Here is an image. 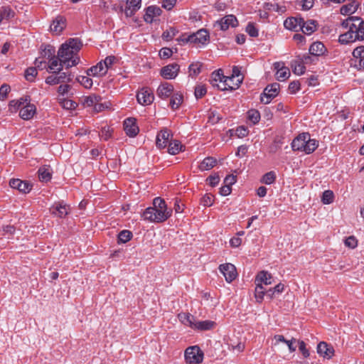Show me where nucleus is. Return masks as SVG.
Masks as SVG:
<instances>
[{
	"label": "nucleus",
	"mask_w": 364,
	"mask_h": 364,
	"mask_svg": "<svg viewBox=\"0 0 364 364\" xmlns=\"http://www.w3.org/2000/svg\"><path fill=\"white\" fill-rule=\"evenodd\" d=\"M68 207L66 205H62L58 203L53 205L50 208V211L52 214L59 218H64L68 213Z\"/></svg>",
	"instance_id": "nucleus-31"
},
{
	"label": "nucleus",
	"mask_w": 364,
	"mask_h": 364,
	"mask_svg": "<svg viewBox=\"0 0 364 364\" xmlns=\"http://www.w3.org/2000/svg\"><path fill=\"white\" fill-rule=\"evenodd\" d=\"M38 74L37 69L35 67L28 68L25 71V78L29 82H33Z\"/></svg>",
	"instance_id": "nucleus-52"
},
{
	"label": "nucleus",
	"mask_w": 364,
	"mask_h": 364,
	"mask_svg": "<svg viewBox=\"0 0 364 364\" xmlns=\"http://www.w3.org/2000/svg\"><path fill=\"white\" fill-rule=\"evenodd\" d=\"M133 237L131 231L127 230H122L118 234V243H126L129 241Z\"/></svg>",
	"instance_id": "nucleus-43"
},
{
	"label": "nucleus",
	"mask_w": 364,
	"mask_h": 364,
	"mask_svg": "<svg viewBox=\"0 0 364 364\" xmlns=\"http://www.w3.org/2000/svg\"><path fill=\"white\" fill-rule=\"evenodd\" d=\"M87 75H104L107 73V70L104 67L102 62L98 63L96 65L91 67L86 70Z\"/></svg>",
	"instance_id": "nucleus-30"
},
{
	"label": "nucleus",
	"mask_w": 364,
	"mask_h": 364,
	"mask_svg": "<svg viewBox=\"0 0 364 364\" xmlns=\"http://www.w3.org/2000/svg\"><path fill=\"white\" fill-rule=\"evenodd\" d=\"M301 23H303V18L296 16L287 18L284 22V26L288 30L299 31Z\"/></svg>",
	"instance_id": "nucleus-19"
},
{
	"label": "nucleus",
	"mask_w": 364,
	"mask_h": 364,
	"mask_svg": "<svg viewBox=\"0 0 364 364\" xmlns=\"http://www.w3.org/2000/svg\"><path fill=\"white\" fill-rule=\"evenodd\" d=\"M9 186L14 189H17L22 193H29L32 189V185L31 183L26 181H21L18 178L11 179L9 181Z\"/></svg>",
	"instance_id": "nucleus-11"
},
{
	"label": "nucleus",
	"mask_w": 364,
	"mask_h": 364,
	"mask_svg": "<svg viewBox=\"0 0 364 364\" xmlns=\"http://www.w3.org/2000/svg\"><path fill=\"white\" fill-rule=\"evenodd\" d=\"M178 318L183 324L193 328L195 323V317L188 313H181L178 314Z\"/></svg>",
	"instance_id": "nucleus-39"
},
{
	"label": "nucleus",
	"mask_w": 364,
	"mask_h": 364,
	"mask_svg": "<svg viewBox=\"0 0 364 364\" xmlns=\"http://www.w3.org/2000/svg\"><path fill=\"white\" fill-rule=\"evenodd\" d=\"M185 359L190 364L200 363L203 359V352L198 346H190L185 351Z\"/></svg>",
	"instance_id": "nucleus-6"
},
{
	"label": "nucleus",
	"mask_w": 364,
	"mask_h": 364,
	"mask_svg": "<svg viewBox=\"0 0 364 364\" xmlns=\"http://www.w3.org/2000/svg\"><path fill=\"white\" fill-rule=\"evenodd\" d=\"M173 54V51L169 48H163L159 51V56L161 58L166 59L170 58Z\"/></svg>",
	"instance_id": "nucleus-63"
},
{
	"label": "nucleus",
	"mask_w": 364,
	"mask_h": 364,
	"mask_svg": "<svg viewBox=\"0 0 364 364\" xmlns=\"http://www.w3.org/2000/svg\"><path fill=\"white\" fill-rule=\"evenodd\" d=\"M326 48L323 43L316 41L313 43L309 49V54L315 56H321L326 52Z\"/></svg>",
	"instance_id": "nucleus-27"
},
{
	"label": "nucleus",
	"mask_w": 364,
	"mask_h": 364,
	"mask_svg": "<svg viewBox=\"0 0 364 364\" xmlns=\"http://www.w3.org/2000/svg\"><path fill=\"white\" fill-rule=\"evenodd\" d=\"M55 48L50 45H46L44 49L42 50L41 55L43 58L48 60L55 57Z\"/></svg>",
	"instance_id": "nucleus-46"
},
{
	"label": "nucleus",
	"mask_w": 364,
	"mask_h": 364,
	"mask_svg": "<svg viewBox=\"0 0 364 364\" xmlns=\"http://www.w3.org/2000/svg\"><path fill=\"white\" fill-rule=\"evenodd\" d=\"M272 277L271 274H269L267 271H261L259 272L255 278V283H260L261 285L262 284L265 285L271 284H272Z\"/></svg>",
	"instance_id": "nucleus-33"
},
{
	"label": "nucleus",
	"mask_w": 364,
	"mask_h": 364,
	"mask_svg": "<svg viewBox=\"0 0 364 364\" xmlns=\"http://www.w3.org/2000/svg\"><path fill=\"white\" fill-rule=\"evenodd\" d=\"M38 178L41 182H48L52 178V170L50 166H43L38 171Z\"/></svg>",
	"instance_id": "nucleus-28"
},
{
	"label": "nucleus",
	"mask_w": 364,
	"mask_h": 364,
	"mask_svg": "<svg viewBox=\"0 0 364 364\" xmlns=\"http://www.w3.org/2000/svg\"><path fill=\"white\" fill-rule=\"evenodd\" d=\"M301 60H302V63L306 65L316 64L318 61V56L311 55V54H305L301 57Z\"/></svg>",
	"instance_id": "nucleus-55"
},
{
	"label": "nucleus",
	"mask_w": 364,
	"mask_h": 364,
	"mask_svg": "<svg viewBox=\"0 0 364 364\" xmlns=\"http://www.w3.org/2000/svg\"><path fill=\"white\" fill-rule=\"evenodd\" d=\"M207 92L206 87L204 85H198L195 88V97L197 99L202 98Z\"/></svg>",
	"instance_id": "nucleus-57"
},
{
	"label": "nucleus",
	"mask_w": 364,
	"mask_h": 364,
	"mask_svg": "<svg viewBox=\"0 0 364 364\" xmlns=\"http://www.w3.org/2000/svg\"><path fill=\"white\" fill-rule=\"evenodd\" d=\"M334 193L331 190L325 191L321 197V202L325 205L331 204L333 202Z\"/></svg>",
	"instance_id": "nucleus-45"
},
{
	"label": "nucleus",
	"mask_w": 364,
	"mask_h": 364,
	"mask_svg": "<svg viewBox=\"0 0 364 364\" xmlns=\"http://www.w3.org/2000/svg\"><path fill=\"white\" fill-rule=\"evenodd\" d=\"M357 245H358V241L354 236H350V237H347L345 240V245L350 248L353 249L355 247H357Z\"/></svg>",
	"instance_id": "nucleus-62"
},
{
	"label": "nucleus",
	"mask_w": 364,
	"mask_h": 364,
	"mask_svg": "<svg viewBox=\"0 0 364 364\" xmlns=\"http://www.w3.org/2000/svg\"><path fill=\"white\" fill-rule=\"evenodd\" d=\"M50 64L48 66V68L50 70H53L52 73L53 74H56L61 71L65 66L62 61H60L58 55L51 59L49 60Z\"/></svg>",
	"instance_id": "nucleus-29"
},
{
	"label": "nucleus",
	"mask_w": 364,
	"mask_h": 364,
	"mask_svg": "<svg viewBox=\"0 0 364 364\" xmlns=\"http://www.w3.org/2000/svg\"><path fill=\"white\" fill-rule=\"evenodd\" d=\"M171 209L167 208L165 200L159 197L154 199L153 206L145 209L143 213L144 220L154 223H162L171 217Z\"/></svg>",
	"instance_id": "nucleus-2"
},
{
	"label": "nucleus",
	"mask_w": 364,
	"mask_h": 364,
	"mask_svg": "<svg viewBox=\"0 0 364 364\" xmlns=\"http://www.w3.org/2000/svg\"><path fill=\"white\" fill-rule=\"evenodd\" d=\"M202 65L200 63H191L189 67L190 75H197L200 73Z\"/></svg>",
	"instance_id": "nucleus-59"
},
{
	"label": "nucleus",
	"mask_w": 364,
	"mask_h": 364,
	"mask_svg": "<svg viewBox=\"0 0 364 364\" xmlns=\"http://www.w3.org/2000/svg\"><path fill=\"white\" fill-rule=\"evenodd\" d=\"M141 0H127L124 9L121 7V11H124L127 17H132L141 8Z\"/></svg>",
	"instance_id": "nucleus-15"
},
{
	"label": "nucleus",
	"mask_w": 364,
	"mask_h": 364,
	"mask_svg": "<svg viewBox=\"0 0 364 364\" xmlns=\"http://www.w3.org/2000/svg\"><path fill=\"white\" fill-rule=\"evenodd\" d=\"M209 39V33L205 29H200L196 33L188 36L190 43L205 44Z\"/></svg>",
	"instance_id": "nucleus-17"
},
{
	"label": "nucleus",
	"mask_w": 364,
	"mask_h": 364,
	"mask_svg": "<svg viewBox=\"0 0 364 364\" xmlns=\"http://www.w3.org/2000/svg\"><path fill=\"white\" fill-rule=\"evenodd\" d=\"M76 80L87 89H90L92 86V80L87 76L80 75L77 77Z\"/></svg>",
	"instance_id": "nucleus-51"
},
{
	"label": "nucleus",
	"mask_w": 364,
	"mask_h": 364,
	"mask_svg": "<svg viewBox=\"0 0 364 364\" xmlns=\"http://www.w3.org/2000/svg\"><path fill=\"white\" fill-rule=\"evenodd\" d=\"M222 119L221 116L216 111H210L208 115V122L215 124Z\"/></svg>",
	"instance_id": "nucleus-56"
},
{
	"label": "nucleus",
	"mask_w": 364,
	"mask_h": 364,
	"mask_svg": "<svg viewBox=\"0 0 364 364\" xmlns=\"http://www.w3.org/2000/svg\"><path fill=\"white\" fill-rule=\"evenodd\" d=\"M215 325V323L212 321L205 320L200 321H196L193 328L198 329L200 331H208L212 329Z\"/></svg>",
	"instance_id": "nucleus-34"
},
{
	"label": "nucleus",
	"mask_w": 364,
	"mask_h": 364,
	"mask_svg": "<svg viewBox=\"0 0 364 364\" xmlns=\"http://www.w3.org/2000/svg\"><path fill=\"white\" fill-rule=\"evenodd\" d=\"M358 19L359 21H355V19H353L354 21H351L350 24L349 29L344 33H342L339 36L338 42L341 44L347 45L350 43L355 42V40L353 38H355V35L357 34V30H358L359 25L363 23V18L358 16Z\"/></svg>",
	"instance_id": "nucleus-4"
},
{
	"label": "nucleus",
	"mask_w": 364,
	"mask_h": 364,
	"mask_svg": "<svg viewBox=\"0 0 364 364\" xmlns=\"http://www.w3.org/2000/svg\"><path fill=\"white\" fill-rule=\"evenodd\" d=\"M171 134L169 133L168 129L164 128L161 129L157 134L156 139V146L157 148L161 149L166 147L167 144H169V136Z\"/></svg>",
	"instance_id": "nucleus-20"
},
{
	"label": "nucleus",
	"mask_w": 364,
	"mask_h": 364,
	"mask_svg": "<svg viewBox=\"0 0 364 364\" xmlns=\"http://www.w3.org/2000/svg\"><path fill=\"white\" fill-rule=\"evenodd\" d=\"M358 5L354 3H349L341 7L340 12L342 15L352 14L357 10Z\"/></svg>",
	"instance_id": "nucleus-41"
},
{
	"label": "nucleus",
	"mask_w": 364,
	"mask_h": 364,
	"mask_svg": "<svg viewBox=\"0 0 364 364\" xmlns=\"http://www.w3.org/2000/svg\"><path fill=\"white\" fill-rule=\"evenodd\" d=\"M183 146L178 140H173L169 142L168 152L171 155H176L182 150Z\"/></svg>",
	"instance_id": "nucleus-40"
},
{
	"label": "nucleus",
	"mask_w": 364,
	"mask_h": 364,
	"mask_svg": "<svg viewBox=\"0 0 364 364\" xmlns=\"http://www.w3.org/2000/svg\"><path fill=\"white\" fill-rule=\"evenodd\" d=\"M242 80L243 77L242 76L240 68L237 66H234L232 75L225 78L223 86L220 87L221 90H235L239 87Z\"/></svg>",
	"instance_id": "nucleus-3"
},
{
	"label": "nucleus",
	"mask_w": 364,
	"mask_h": 364,
	"mask_svg": "<svg viewBox=\"0 0 364 364\" xmlns=\"http://www.w3.org/2000/svg\"><path fill=\"white\" fill-rule=\"evenodd\" d=\"M318 23L315 20H309L305 21L303 18V23L301 24L299 29L306 35H311L317 28Z\"/></svg>",
	"instance_id": "nucleus-25"
},
{
	"label": "nucleus",
	"mask_w": 364,
	"mask_h": 364,
	"mask_svg": "<svg viewBox=\"0 0 364 364\" xmlns=\"http://www.w3.org/2000/svg\"><path fill=\"white\" fill-rule=\"evenodd\" d=\"M245 31L251 37H257L259 35L258 29L256 28L255 24L252 22L247 23Z\"/></svg>",
	"instance_id": "nucleus-54"
},
{
	"label": "nucleus",
	"mask_w": 364,
	"mask_h": 364,
	"mask_svg": "<svg viewBox=\"0 0 364 364\" xmlns=\"http://www.w3.org/2000/svg\"><path fill=\"white\" fill-rule=\"evenodd\" d=\"M201 204L206 207H210L213 205V196L210 194H205L202 198L200 201Z\"/></svg>",
	"instance_id": "nucleus-61"
},
{
	"label": "nucleus",
	"mask_w": 364,
	"mask_h": 364,
	"mask_svg": "<svg viewBox=\"0 0 364 364\" xmlns=\"http://www.w3.org/2000/svg\"><path fill=\"white\" fill-rule=\"evenodd\" d=\"M308 132L299 134L291 142L293 151H303L305 150L306 141H308Z\"/></svg>",
	"instance_id": "nucleus-14"
},
{
	"label": "nucleus",
	"mask_w": 364,
	"mask_h": 364,
	"mask_svg": "<svg viewBox=\"0 0 364 364\" xmlns=\"http://www.w3.org/2000/svg\"><path fill=\"white\" fill-rule=\"evenodd\" d=\"M65 23L66 20L63 16H57L50 26L51 31L55 34L60 33L65 27Z\"/></svg>",
	"instance_id": "nucleus-26"
},
{
	"label": "nucleus",
	"mask_w": 364,
	"mask_h": 364,
	"mask_svg": "<svg viewBox=\"0 0 364 364\" xmlns=\"http://www.w3.org/2000/svg\"><path fill=\"white\" fill-rule=\"evenodd\" d=\"M277 79L279 81H283L288 79L290 76L289 69L287 67L280 69L279 72H277Z\"/></svg>",
	"instance_id": "nucleus-53"
},
{
	"label": "nucleus",
	"mask_w": 364,
	"mask_h": 364,
	"mask_svg": "<svg viewBox=\"0 0 364 364\" xmlns=\"http://www.w3.org/2000/svg\"><path fill=\"white\" fill-rule=\"evenodd\" d=\"M82 46V43L77 38H70L60 46L58 52V57L66 68L79 63L80 58L77 56V53Z\"/></svg>",
	"instance_id": "nucleus-1"
},
{
	"label": "nucleus",
	"mask_w": 364,
	"mask_h": 364,
	"mask_svg": "<svg viewBox=\"0 0 364 364\" xmlns=\"http://www.w3.org/2000/svg\"><path fill=\"white\" fill-rule=\"evenodd\" d=\"M237 25L238 21L234 15H227L215 23V26H218L222 31H226L230 28V26L234 28L237 26Z\"/></svg>",
	"instance_id": "nucleus-8"
},
{
	"label": "nucleus",
	"mask_w": 364,
	"mask_h": 364,
	"mask_svg": "<svg viewBox=\"0 0 364 364\" xmlns=\"http://www.w3.org/2000/svg\"><path fill=\"white\" fill-rule=\"evenodd\" d=\"M219 269L228 283L232 282L237 277L236 268L230 263L220 264Z\"/></svg>",
	"instance_id": "nucleus-9"
},
{
	"label": "nucleus",
	"mask_w": 364,
	"mask_h": 364,
	"mask_svg": "<svg viewBox=\"0 0 364 364\" xmlns=\"http://www.w3.org/2000/svg\"><path fill=\"white\" fill-rule=\"evenodd\" d=\"M255 297L257 302L261 303L265 295V289L260 283H255Z\"/></svg>",
	"instance_id": "nucleus-42"
},
{
	"label": "nucleus",
	"mask_w": 364,
	"mask_h": 364,
	"mask_svg": "<svg viewBox=\"0 0 364 364\" xmlns=\"http://www.w3.org/2000/svg\"><path fill=\"white\" fill-rule=\"evenodd\" d=\"M180 66L174 63L164 66L161 70V76L167 80L174 79L178 74Z\"/></svg>",
	"instance_id": "nucleus-12"
},
{
	"label": "nucleus",
	"mask_w": 364,
	"mask_h": 364,
	"mask_svg": "<svg viewBox=\"0 0 364 364\" xmlns=\"http://www.w3.org/2000/svg\"><path fill=\"white\" fill-rule=\"evenodd\" d=\"M73 75L70 73L61 72L48 76L46 78V83L49 85H55L63 82H70L72 81Z\"/></svg>",
	"instance_id": "nucleus-7"
},
{
	"label": "nucleus",
	"mask_w": 364,
	"mask_h": 364,
	"mask_svg": "<svg viewBox=\"0 0 364 364\" xmlns=\"http://www.w3.org/2000/svg\"><path fill=\"white\" fill-rule=\"evenodd\" d=\"M124 129L129 137L136 136L139 132L136 119L132 117L126 119L124 122Z\"/></svg>",
	"instance_id": "nucleus-13"
},
{
	"label": "nucleus",
	"mask_w": 364,
	"mask_h": 364,
	"mask_svg": "<svg viewBox=\"0 0 364 364\" xmlns=\"http://www.w3.org/2000/svg\"><path fill=\"white\" fill-rule=\"evenodd\" d=\"M27 102H30V97L26 96L25 97H22L18 100H12L9 102V109L11 112H16L18 109H21V108L25 105Z\"/></svg>",
	"instance_id": "nucleus-32"
},
{
	"label": "nucleus",
	"mask_w": 364,
	"mask_h": 364,
	"mask_svg": "<svg viewBox=\"0 0 364 364\" xmlns=\"http://www.w3.org/2000/svg\"><path fill=\"white\" fill-rule=\"evenodd\" d=\"M206 181L212 187H215L220 182V176L218 174L210 175L207 178Z\"/></svg>",
	"instance_id": "nucleus-64"
},
{
	"label": "nucleus",
	"mask_w": 364,
	"mask_h": 364,
	"mask_svg": "<svg viewBox=\"0 0 364 364\" xmlns=\"http://www.w3.org/2000/svg\"><path fill=\"white\" fill-rule=\"evenodd\" d=\"M60 104L62 107L67 109H75L77 106V103L71 100L63 99Z\"/></svg>",
	"instance_id": "nucleus-58"
},
{
	"label": "nucleus",
	"mask_w": 364,
	"mask_h": 364,
	"mask_svg": "<svg viewBox=\"0 0 364 364\" xmlns=\"http://www.w3.org/2000/svg\"><path fill=\"white\" fill-rule=\"evenodd\" d=\"M102 98L100 96L97 95H91L85 97L83 101V105L87 107H95V109H97L98 102L101 101Z\"/></svg>",
	"instance_id": "nucleus-37"
},
{
	"label": "nucleus",
	"mask_w": 364,
	"mask_h": 364,
	"mask_svg": "<svg viewBox=\"0 0 364 364\" xmlns=\"http://www.w3.org/2000/svg\"><path fill=\"white\" fill-rule=\"evenodd\" d=\"M355 38H353L357 41H363L364 40V20L363 19V23H360L358 27V30H357V34L355 35Z\"/></svg>",
	"instance_id": "nucleus-60"
},
{
	"label": "nucleus",
	"mask_w": 364,
	"mask_h": 364,
	"mask_svg": "<svg viewBox=\"0 0 364 364\" xmlns=\"http://www.w3.org/2000/svg\"><path fill=\"white\" fill-rule=\"evenodd\" d=\"M178 33V31L176 28L170 27L163 33L162 38L166 41H171Z\"/></svg>",
	"instance_id": "nucleus-47"
},
{
	"label": "nucleus",
	"mask_w": 364,
	"mask_h": 364,
	"mask_svg": "<svg viewBox=\"0 0 364 364\" xmlns=\"http://www.w3.org/2000/svg\"><path fill=\"white\" fill-rule=\"evenodd\" d=\"M308 141H306V144L305 146V150L304 152L306 154H310L313 153L318 146V141L315 139H311V136L308 134Z\"/></svg>",
	"instance_id": "nucleus-38"
},
{
	"label": "nucleus",
	"mask_w": 364,
	"mask_h": 364,
	"mask_svg": "<svg viewBox=\"0 0 364 364\" xmlns=\"http://www.w3.org/2000/svg\"><path fill=\"white\" fill-rule=\"evenodd\" d=\"M247 118L252 124H256L260 120V113L257 109H250L247 112Z\"/></svg>",
	"instance_id": "nucleus-48"
},
{
	"label": "nucleus",
	"mask_w": 364,
	"mask_h": 364,
	"mask_svg": "<svg viewBox=\"0 0 364 364\" xmlns=\"http://www.w3.org/2000/svg\"><path fill=\"white\" fill-rule=\"evenodd\" d=\"M280 85L277 82L267 85L260 95V102L264 105L269 104L278 95Z\"/></svg>",
	"instance_id": "nucleus-5"
},
{
	"label": "nucleus",
	"mask_w": 364,
	"mask_h": 364,
	"mask_svg": "<svg viewBox=\"0 0 364 364\" xmlns=\"http://www.w3.org/2000/svg\"><path fill=\"white\" fill-rule=\"evenodd\" d=\"M225 78H227V77L223 75V70L219 69L213 72L210 82L213 87H217L221 90L220 87L223 86Z\"/></svg>",
	"instance_id": "nucleus-22"
},
{
	"label": "nucleus",
	"mask_w": 364,
	"mask_h": 364,
	"mask_svg": "<svg viewBox=\"0 0 364 364\" xmlns=\"http://www.w3.org/2000/svg\"><path fill=\"white\" fill-rule=\"evenodd\" d=\"M353 56L355 58V68L358 70L364 68V46H358L353 51Z\"/></svg>",
	"instance_id": "nucleus-21"
},
{
	"label": "nucleus",
	"mask_w": 364,
	"mask_h": 364,
	"mask_svg": "<svg viewBox=\"0 0 364 364\" xmlns=\"http://www.w3.org/2000/svg\"><path fill=\"white\" fill-rule=\"evenodd\" d=\"M183 97L182 94L179 92L174 93L171 95L169 105L172 109H177L183 102Z\"/></svg>",
	"instance_id": "nucleus-36"
},
{
	"label": "nucleus",
	"mask_w": 364,
	"mask_h": 364,
	"mask_svg": "<svg viewBox=\"0 0 364 364\" xmlns=\"http://www.w3.org/2000/svg\"><path fill=\"white\" fill-rule=\"evenodd\" d=\"M333 347L326 342L321 341L317 345V353L324 358L330 359L334 355Z\"/></svg>",
	"instance_id": "nucleus-16"
},
{
	"label": "nucleus",
	"mask_w": 364,
	"mask_h": 364,
	"mask_svg": "<svg viewBox=\"0 0 364 364\" xmlns=\"http://www.w3.org/2000/svg\"><path fill=\"white\" fill-rule=\"evenodd\" d=\"M136 99L140 105L145 106L151 105L153 102L154 100V95L150 89L142 88L140 91L138 92L136 95Z\"/></svg>",
	"instance_id": "nucleus-10"
},
{
	"label": "nucleus",
	"mask_w": 364,
	"mask_h": 364,
	"mask_svg": "<svg viewBox=\"0 0 364 364\" xmlns=\"http://www.w3.org/2000/svg\"><path fill=\"white\" fill-rule=\"evenodd\" d=\"M36 106L34 105H31L30 102H27V103L21 108L19 111V116L23 119H30L36 113Z\"/></svg>",
	"instance_id": "nucleus-24"
},
{
	"label": "nucleus",
	"mask_w": 364,
	"mask_h": 364,
	"mask_svg": "<svg viewBox=\"0 0 364 364\" xmlns=\"http://www.w3.org/2000/svg\"><path fill=\"white\" fill-rule=\"evenodd\" d=\"M276 180V174L274 171H269L266 173L261 179V183L270 185L273 183Z\"/></svg>",
	"instance_id": "nucleus-49"
},
{
	"label": "nucleus",
	"mask_w": 364,
	"mask_h": 364,
	"mask_svg": "<svg viewBox=\"0 0 364 364\" xmlns=\"http://www.w3.org/2000/svg\"><path fill=\"white\" fill-rule=\"evenodd\" d=\"M162 10L157 6H149L145 9V14L144 20L148 23H151L154 21V18L161 16Z\"/></svg>",
	"instance_id": "nucleus-18"
},
{
	"label": "nucleus",
	"mask_w": 364,
	"mask_h": 364,
	"mask_svg": "<svg viewBox=\"0 0 364 364\" xmlns=\"http://www.w3.org/2000/svg\"><path fill=\"white\" fill-rule=\"evenodd\" d=\"M173 92V86L167 82L161 83L156 91L157 95L161 99H166Z\"/></svg>",
	"instance_id": "nucleus-23"
},
{
	"label": "nucleus",
	"mask_w": 364,
	"mask_h": 364,
	"mask_svg": "<svg viewBox=\"0 0 364 364\" xmlns=\"http://www.w3.org/2000/svg\"><path fill=\"white\" fill-rule=\"evenodd\" d=\"M306 65L305 63H302V60H300V61H295L294 65L292 63L291 67L293 68V72L294 74L301 75H303L306 71V68L304 66Z\"/></svg>",
	"instance_id": "nucleus-44"
},
{
	"label": "nucleus",
	"mask_w": 364,
	"mask_h": 364,
	"mask_svg": "<svg viewBox=\"0 0 364 364\" xmlns=\"http://www.w3.org/2000/svg\"><path fill=\"white\" fill-rule=\"evenodd\" d=\"M0 14L2 19H9L14 16V11L9 6H2L0 8Z\"/></svg>",
	"instance_id": "nucleus-50"
},
{
	"label": "nucleus",
	"mask_w": 364,
	"mask_h": 364,
	"mask_svg": "<svg viewBox=\"0 0 364 364\" xmlns=\"http://www.w3.org/2000/svg\"><path fill=\"white\" fill-rule=\"evenodd\" d=\"M217 164V160L211 156L205 158L199 166L201 171H208L213 168Z\"/></svg>",
	"instance_id": "nucleus-35"
}]
</instances>
